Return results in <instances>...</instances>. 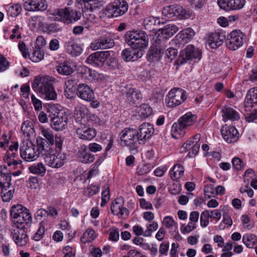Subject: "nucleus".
<instances>
[{"mask_svg": "<svg viewBox=\"0 0 257 257\" xmlns=\"http://www.w3.org/2000/svg\"><path fill=\"white\" fill-rule=\"evenodd\" d=\"M54 78L48 76H37L32 85L34 91L40 93L47 100H54L57 94L53 87Z\"/></svg>", "mask_w": 257, "mask_h": 257, "instance_id": "f257e3e1", "label": "nucleus"}, {"mask_svg": "<svg viewBox=\"0 0 257 257\" xmlns=\"http://www.w3.org/2000/svg\"><path fill=\"white\" fill-rule=\"evenodd\" d=\"M10 214L16 227L24 228L25 224H30L32 222V217L29 210L21 204L12 206Z\"/></svg>", "mask_w": 257, "mask_h": 257, "instance_id": "f03ea898", "label": "nucleus"}, {"mask_svg": "<svg viewBox=\"0 0 257 257\" xmlns=\"http://www.w3.org/2000/svg\"><path fill=\"white\" fill-rule=\"evenodd\" d=\"M40 130L41 131V135L44 138L39 137L37 139V144L38 146V150L40 151V153L42 152V147L40 145L41 141L43 142L42 145L44 146V149L45 150L48 147V149L50 150L52 149V146L54 144L55 147L58 149H61L63 142V139L60 136H54L52 131L48 128H45L44 127H40Z\"/></svg>", "mask_w": 257, "mask_h": 257, "instance_id": "7ed1b4c3", "label": "nucleus"}, {"mask_svg": "<svg viewBox=\"0 0 257 257\" xmlns=\"http://www.w3.org/2000/svg\"><path fill=\"white\" fill-rule=\"evenodd\" d=\"M43 142L41 141L40 145L42 147L41 156L43 157L45 162L50 167L55 168H59L62 167L66 162V155L58 149L54 151L52 149L48 150L47 148L45 150L42 145Z\"/></svg>", "mask_w": 257, "mask_h": 257, "instance_id": "20e7f679", "label": "nucleus"}, {"mask_svg": "<svg viewBox=\"0 0 257 257\" xmlns=\"http://www.w3.org/2000/svg\"><path fill=\"white\" fill-rule=\"evenodd\" d=\"M125 42L131 47L144 51L148 45V36L140 30L128 31L124 36Z\"/></svg>", "mask_w": 257, "mask_h": 257, "instance_id": "39448f33", "label": "nucleus"}, {"mask_svg": "<svg viewBox=\"0 0 257 257\" xmlns=\"http://www.w3.org/2000/svg\"><path fill=\"white\" fill-rule=\"evenodd\" d=\"M55 20L66 24L74 23L80 19L81 14L69 8L60 9L54 12Z\"/></svg>", "mask_w": 257, "mask_h": 257, "instance_id": "423d86ee", "label": "nucleus"}, {"mask_svg": "<svg viewBox=\"0 0 257 257\" xmlns=\"http://www.w3.org/2000/svg\"><path fill=\"white\" fill-rule=\"evenodd\" d=\"M137 131L133 128H125L119 134L120 143L122 146L128 147L130 150L138 148V141L137 138Z\"/></svg>", "mask_w": 257, "mask_h": 257, "instance_id": "0eeeda50", "label": "nucleus"}, {"mask_svg": "<svg viewBox=\"0 0 257 257\" xmlns=\"http://www.w3.org/2000/svg\"><path fill=\"white\" fill-rule=\"evenodd\" d=\"M187 98L186 92L181 88L171 89L166 98V103L169 107H175L182 103Z\"/></svg>", "mask_w": 257, "mask_h": 257, "instance_id": "6e6552de", "label": "nucleus"}, {"mask_svg": "<svg viewBox=\"0 0 257 257\" xmlns=\"http://www.w3.org/2000/svg\"><path fill=\"white\" fill-rule=\"evenodd\" d=\"M31 142H23L20 148V154L21 158L27 162L35 161L41 154L38 148Z\"/></svg>", "mask_w": 257, "mask_h": 257, "instance_id": "1a4fd4ad", "label": "nucleus"}, {"mask_svg": "<svg viewBox=\"0 0 257 257\" xmlns=\"http://www.w3.org/2000/svg\"><path fill=\"white\" fill-rule=\"evenodd\" d=\"M201 58V52L200 50L195 48L192 45H189L180 52L177 61L179 64H183L193 59L199 60Z\"/></svg>", "mask_w": 257, "mask_h": 257, "instance_id": "9d476101", "label": "nucleus"}, {"mask_svg": "<svg viewBox=\"0 0 257 257\" xmlns=\"http://www.w3.org/2000/svg\"><path fill=\"white\" fill-rule=\"evenodd\" d=\"M166 41L157 37L153 43V46L147 53V59L150 61H157L164 54L166 48Z\"/></svg>", "mask_w": 257, "mask_h": 257, "instance_id": "9b49d317", "label": "nucleus"}, {"mask_svg": "<svg viewBox=\"0 0 257 257\" xmlns=\"http://www.w3.org/2000/svg\"><path fill=\"white\" fill-rule=\"evenodd\" d=\"M228 37L226 45L229 50L235 51L243 45L244 35L240 30L232 31Z\"/></svg>", "mask_w": 257, "mask_h": 257, "instance_id": "f8f14e48", "label": "nucleus"}, {"mask_svg": "<svg viewBox=\"0 0 257 257\" xmlns=\"http://www.w3.org/2000/svg\"><path fill=\"white\" fill-rule=\"evenodd\" d=\"M163 13L169 18L176 16L180 19L190 18L191 13L189 10L183 8L180 5H172L164 8Z\"/></svg>", "mask_w": 257, "mask_h": 257, "instance_id": "ddd939ff", "label": "nucleus"}, {"mask_svg": "<svg viewBox=\"0 0 257 257\" xmlns=\"http://www.w3.org/2000/svg\"><path fill=\"white\" fill-rule=\"evenodd\" d=\"M196 116L191 112H188L183 115L178 120V123H174L172 125V130L179 134L187 126L192 125L196 119Z\"/></svg>", "mask_w": 257, "mask_h": 257, "instance_id": "4468645a", "label": "nucleus"}, {"mask_svg": "<svg viewBox=\"0 0 257 257\" xmlns=\"http://www.w3.org/2000/svg\"><path fill=\"white\" fill-rule=\"evenodd\" d=\"M110 52L109 51L96 52L88 56L86 59V62L93 66H102L106 60L110 56Z\"/></svg>", "mask_w": 257, "mask_h": 257, "instance_id": "2eb2a0df", "label": "nucleus"}, {"mask_svg": "<svg viewBox=\"0 0 257 257\" xmlns=\"http://www.w3.org/2000/svg\"><path fill=\"white\" fill-rule=\"evenodd\" d=\"M74 117L76 121L81 124H87L94 116L91 114L85 105H78L75 107Z\"/></svg>", "mask_w": 257, "mask_h": 257, "instance_id": "dca6fc26", "label": "nucleus"}, {"mask_svg": "<svg viewBox=\"0 0 257 257\" xmlns=\"http://www.w3.org/2000/svg\"><path fill=\"white\" fill-rule=\"evenodd\" d=\"M154 132L153 125L150 123H143L139 127L137 138L139 144H144L150 139Z\"/></svg>", "mask_w": 257, "mask_h": 257, "instance_id": "f3484780", "label": "nucleus"}, {"mask_svg": "<svg viewBox=\"0 0 257 257\" xmlns=\"http://www.w3.org/2000/svg\"><path fill=\"white\" fill-rule=\"evenodd\" d=\"M245 0H218L219 7L226 11L241 9L245 5Z\"/></svg>", "mask_w": 257, "mask_h": 257, "instance_id": "a211bd4d", "label": "nucleus"}, {"mask_svg": "<svg viewBox=\"0 0 257 257\" xmlns=\"http://www.w3.org/2000/svg\"><path fill=\"white\" fill-rule=\"evenodd\" d=\"M221 135L224 140L228 143H234L239 138V133L236 128L227 124L222 126Z\"/></svg>", "mask_w": 257, "mask_h": 257, "instance_id": "6ab92c4d", "label": "nucleus"}, {"mask_svg": "<svg viewBox=\"0 0 257 257\" xmlns=\"http://www.w3.org/2000/svg\"><path fill=\"white\" fill-rule=\"evenodd\" d=\"M67 115L63 112H59L56 115L51 119V126L53 129L59 131L65 129L67 125Z\"/></svg>", "mask_w": 257, "mask_h": 257, "instance_id": "aec40b11", "label": "nucleus"}, {"mask_svg": "<svg viewBox=\"0 0 257 257\" xmlns=\"http://www.w3.org/2000/svg\"><path fill=\"white\" fill-rule=\"evenodd\" d=\"M82 124L76 130V134L77 137L81 140L90 141L93 139L96 135V130L86 125Z\"/></svg>", "mask_w": 257, "mask_h": 257, "instance_id": "412c9836", "label": "nucleus"}, {"mask_svg": "<svg viewBox=\"0 0 257 257\" xmlns=\"http://www.w3.org/2000/svg\"><path fill=\"white\" fill-rule=\"evenodd\" d=\"M12 235L13 240L18 245L24 246L27 244L29 237L24 228L16 227L12 231Z\"/></svg>", "mask_w": 257, "mask_h": 257, "instance_id": "4be33fe9", "label": "nucleus"}, {"mask_svg": "<svg viewBox=\"0 0 257 257\" xmlns=\"http://www.w3.org/2000/svg\"><path fill=\"white\" fill-rule=\"evenodd\" d=\"M76 92L79 97L85 101H91L95 98L93 90L86 84L80 83Z\"/></svg>", "mask_w": 257, "mask_h": 257, "instance_id": "5701e85b", "label": "nucleus"}, {"mask_svg": "<svg viewBox=\"0 0 257 257\" xmlns=\"http://www.w3.org/2000/svg\"><path fill=\"white\" fill-rule=\"evenodd\" d=\"M24 6L27 11H43L48 7L45 0H27L25 2Z\"/></svg>", "mask_w": 257, "mask_h": 257, "instance_id": "b1692460", "label": "nucleus"}, {"mask_svg": "<svg viewBox=\"0 0 257 257\" xmlns=\"http://www.w3.org/2000/svg\"><path fill=\"white\" fill-rule=\"evenodd\" d=\"M144 54V51L138 50L131 47L123 50L121 52L122 59L126 61H135L141 58Z\"/></svg>", "mask_w": 257, "mask_h": 257, "instance_id": "393cba45", "label": "nucleus"}, {"mask_svg": "<svg viewBox=\"0 0 257 257\" xmlns=\"http://www.w3.org/2000/svg\"><path fill=\"white\" fill-rule=\"evenodd\" d=\"M127 3L123 0H118L110 6L109 10L112 11L113 17H118L124 14L127 11Z\"/></svg>", "mask_w": 257, "mask_h": 257, "instance_id": "a878e982", "label": "nucleus"}, {"mask_svg": "<svg viewBox=\"0 0 257 257\" xmlns=\"http://www.w3.org/2000/svg\"><path fill=\"white\" fill-rule=\"evenodd\" d=\"M78 158L80 162L84 164H90L95 160V156L89 153L87 146L84 145L80 147Z\"/></svg>", "mask_w": 257, "mask_h": 257, "instance_id": "bb28decb", "label": "nucleus"}, {"mask_svg": "<svg viewBox=\"0 0 257 257\" xmlns=\"http://www.w3.org/2000/svg\"><path fill=\"white\" fill-rule=\"evenodd\" d=\"M178 30V27L174 24H167L158 30L160 33L158 37L161 39L162 38L167 39L173 36Z\"/></svg>", "mask_w": 257, "mask_h": 257, "instance_id": "cd10ccee", "label": "nucleus"}, {"mask_svg": "<svg viewBox=\"0 0 257 257\" xmlns=\"http://www.w3.org/2000/svg\"><path fill=\"white\" fill-rule=\"evenodd\" d=\"M221 112L222 113V119L224 122L228 120L232 121L238 120L240 118L239 114L231 107L228 106H223Z\"/></svg>", "mask_w": 257, "mask_h": 257, "instance_id": "c85d7f7f", "label": "nucleus"}, {"mask_svg": "<svg viewBox=\"0 0 257 257\" xmlns=\"http://www.w3.org/2000/svg\"><path fill=\"white\" fill-rule=\"evenodd\" d=\"M11 175L6 166H0V188L7 187L9 189L11 184Z\"/></svg>", "mask_w": 257, "mask_h": 257, "instance_id": "c756f323", "label": "nucleus"}, {"mask_svg": "<svg viewBox=\"0 0 257 257\" xmlns=\"http://www.w3.org/2000/svg\"><path fill=\"white\" fill-rule=\"evenodd\" d=\"M225 39V36L219 33L210 34L208 36V45L212 49H216L220 46Z\"/></svg>", "mask_w": 257, "mask_h": 257, "instance_id": "7c9ffc66", "label": "nucleus"}, {"mask_svg": "<svg viewBox=\"0 0 257 257\" xmlns=\"http://www.w3.org/2000/svg\"><path fill=\"white\" fill-rule=\"evenodd\" d=\"M18 156V154L17 152L8 151L7 152L5 162L7 164L8 166L12 167L13 169L18 168V166L21 167L22 161L16 159Z\"/></svg>", "mask_w": 257, "mask_h": 257, "instance_id": "2f4dec72", "label": "nucleus"}, {"mask_svg": "<svg viewBox=\"0 0 257 257\" xmlns=\"http://www.w3.org/2000/svg\"><path fill=\"white\" fill-rule=\"evenodd\" d=\"M126 97L130 104H137L140 102L142 96L140 90L135 88H131L126 92Z\"/></svg>", "mask_w": 257, "mask_h": 257, "instance_id": "473e14b6", "label": "nucleus"}, {"mask_svg": "<svg viewBox=\"0 0 257 257\" xmlns=\"http://www.w3.org/2000/svg\"><path fill=\"white\" fill-rule=\"evenodd\" d=\"M81 76L89 81H95L98 79L99 74L94 70H92L86 66H83L80 68Z\"/></svg>", "mask_w": 257, "mask_h": 257, "instance_id": "72a5a7b5", "label": "nucleus"}, {"mask_svg": "<svg viewBox=\"0 0 257 257\" xmlns=\"http://www.w3.org/2000/svg\"><path fill=\"white\" fill-rule=\"evenodd\" d=\"M21 130L23 134L28 138L35 135V130L33 122L31 120L24 121L21 126Z\"/></svg>", "mask_w": 257, "mask_h": 257, "instance_id": "f704fd0d", "label": "nucleus"}, {"mask_svg": "<svg viewBox=\"0 0 257 257\" xmlns=\"http://www.w3.org/2000/svg\"><path fill=\"white\" fill-rule=\"evenodd\" d=\"M184 173V167L179 164L175 165L170 172V177L172 180H176L181 178Z\"/></svg>", "mask_w": 257, "mask_h": 257, "instance_id": "c9c22d12", "label": "nucleus"}, {"mask_svg": "<svg viewBox=\"0 0 257 257\" xmlns=\"http://www.w3.org/2000/svg\"><path fill=\"white\" fill-rule=\"evenodd\" d=\"M66 47L67 52L73 56L79 55L82 50L80 46L73 42H67Z\"/></svg>", "mask_w": 257, "mask_h": 257, "instance_id": "e433bc0d", "label": "nucleus"}, {"mask_svg": "<svg viewBox=\"0 0 257 257\" xmlns=\"http://www.w3.org/2000/svg\"><path fill=\"white\" fill-rule=\"evenodd\" d=\"M1 195L4 202H9L13 197L15 193V188L14 186H10L9 189L6 187L0 188Z\"/></svg>", "mask_w": 257, "mask_h": 257, "instance_id": "4c0bfd02", "label": "nucleus"}, {"mask_svg": "<svg viewBox=\"0 0 257 257\" xmlns=\"http://www.w3.org/2000/svg\"><path fill=\"white\" fill-rule=\"evenodd\" d=\"M242 241L247 247L253 248L257 245V237L253 234H245L243 236Z\"/></svg>", "mask_w": 257, "mask_h": 257, "instance_id": "58836bf2", "label": "nucleus"}, {"mask_svg": "<svg viewBox=\"0 0 257 257\" xmlns=\"http://www.w3.org/2000/svg\"><path fill=\"white\" fill-rule=\"evenodd\" d=\"M124 200L121 197L116 198L111 205V212L115 215H117L120 213V208L123 206Z\"/></svg>", "mask_w": 257, "mask_h": 257, "instance_id": "ea45409f", "label": "nucleus"}, {"mask_svg": "<svg viewBox=\"0 0 257 257\" xmlns=\"http://www.w3.org/2000/svg\"><path fill=\"white\" fill-rule=\"evenodd\" d=\"M201 138V136L199 134H197L192 137L193 140V145L191 147L192 151L188 153L190 157H194L199 152L200 149V144L198 143Z\"/></svg>", "mask_w": 257, "mask_h": 257, "instance_id": "a19ab883", "label": "nucleus"}, {"mask_svg": "<svg viewBox=\"0 0 257 257\" xmlns=\"http://www.w3.org/2000/svg\"><path fill=\"white\" fill-rule=\"evenodd\" d=\"M56 69L59 74L63 75H70L74 71L71 65L66 63L60 64L56 67Z\"/></svg>", "mask_w": 257, "mask_h": 257, "instance_id": "79ce46f5", "label": "nucleus"}, {"mask_svg": "<svg viewBox=\"0 0 257 257\" xmlns=\"http://www.w3.org/2000/svg\"><path fill=\"white\" fill-rule=\"evenodd\" d=\"M29 171L33 174L43 176L46 172V168L42 163L34 164L29 167Z\"/></svg>", "mask_w": 257, "mask_h": 257, "instance_id": "37998d69", "label": "nucleus"}, {"mask_svg": "<svg viewBox=\"0 0 257 257\" xmlns=\"http://www.w3.org/2000/svg\"><path fill=\"white\" fill-rule=\"evenodd\" d=\"M95 237L94 230L92 229H88L83 233L80 240L82 243H86L94 240Z\"/></svg>", "mask_w": 257, "mask_h": 257, "instance_id": "c03bdc74", "label": "nucleus"}, {"mask_svg": "<svg viewBox=\"0 0 257 257\" xmlns=\"http://www.w3.org/2000/svg\"><path fill=\"white\" fill-rule=\"evenodd\" d=\"M82 1L84 3L85 7L91 11L101 7V4L98 0H82Z\"/></svg>", "mask_w": 257, "mask_h": 257, "instance_id": "a18cd8bd", "label": "nucleus"}, {"mask_svg": "<svg viewBox=\"0 0 257 257\" xmlns=\"http://www.w3.org/2000/svg\"><path fill=\"white\" fill-rule=\"evenodd\" d=\"M157 20L155 17H149L144 19V26L146 30L151 31L154 30L153 27L155 25Z\"/></svg>", "mask_w": 257, "mask_h": 257, "instance_id": "49530a36", "label": "nucleus"}, {"mask_svg": "<svg viewBox=\"0 0 257 257\" xmlns=\"http://www.w3.org/2000/svg\"><path fill=\"white\" fill-rule=\"evenodd\" d=\"M44 18L41 16H36L32 17L30 20V25L34 28L40 27L43 25Z\"/></svg>", "mask_w": 257, "mask_h": 257, "instance_id": "de8ad7c7", "label": "nucleus"}, {"mask_svg": "<svg viewBox=\"0 0 257 257\" xmlns=\"http://www.w3.org/2000/svg\"><path fill=\"white\" fill-rule=\"evenodd\" d=\"M140 111L141 116L146 118L152 114L153 109L148 104H143L140 106Z\"/></svg>", "mask_w": 257, "mask_h": 257, "instance_id": "09e8293b", "label": "nucleus"}, {"mask_svg": "<svg viewBox=\"0 0 257 257\" xmlns=\"http://www.w3.org/2000/svg\"><path fill=\"white\" fill-rule=\"evenodd\" d=\"M99 187L91 185L89 187L85 189L84 194L87 197H91L96 194L99 191Z\"/></svg>", "mask_w": 257, "mask_h": 257, "instance_id": "8fccbe9b", "label": "nucleus"}, {"mask_svg": "<svg viewBox=\"0 0 257 257\" xmlns=\"http://www.w3.org/2000/svg\"><path fill=\"white\" fill-rule=\"evenodd\" d=\"M158 228V224L156 222L153 221L147 226V229L145 231L144 236L149 237L152 234L153 231L156 230Z\"/></svg>", "mask_w": 257, "mask_h": 257, "instance_id": "3c124183", "label": "nucleus"}, {"mask_svg": "<svg viewBox=\"0 0 257 257\" xmlns=\"http://www.w3.org/2000/svg\"><path fill=\"white\" fill-rule=\"evenodd\" d=\"M209 218V210H205L201 213L200 225L202 227H205L208 225Z\"/></svg>", "mask_w": 257, "mask_h": 257, "instance_id": "603ef678", "label": "nucleus"}, {"mask_svg": "<svg viewBox=\"0 0 257 257\" xmlns=\"http://www.w3.org/2000/svg\"><path fill=\"white\" fill-rule=\"evenodd\" d=\"M44 52L40 49H37L32 54L30 59L34 62H38L44 58Z\"/></svg>", "mask_w": 257, "mask_h": 257, "instance_id": "864d4df0", "label": "nucleus"}, {"mask_svg": "<svg viewBox=\"0 0 257 257\" xmlns=\"http://www.w3.org/2000/svg\"><path fill=\"white\" fill-rule=\"evenodd\" d=\"M165 57L168 58L172 61L175 59L177 55L178 51L176 49L174 48H169L164 51Z\"/></svg>", "mask_w": 257, "mask_h": 257, "instance_id": "5fc2aeb1", "label": "nucleus"}, {"mask_svg": "<svg viewBox=\"0 0 257 257\" xmlns=\"http://www.w3.org/2000/svg\"><path fill=\"white\" fill-rule=\"evenodd\" d=\"M246 97L247 100L252 101L254 103H257V88L250 89L247 91Z\"/></svg>", "mask_w": 257, "mask_h": 257, "instance_id": "6e6d98bb", "label": "nucleus"}, {"mask_svg": "<svg viewBox=\"0 0 257 257\" xmlns=\"http://www.w3.org/2000/svg\"><path fill=\"white\" fill-rule=\"evenodd\" d=\"M45 232V226L44 223L42 221L40 223V227L36 232V233L33 236V239L36 241H39L41 240L44 235Z\"/></svg>", "mask_w": 257, "mask_h": 257, "instance_id": "4d7b16f0", "label": "nucleus"}, {"mask_svg": "<svg viewBox=\"0 0 257 257\" xmlns=\"http://www.w3.org/2000/svg\"><path fill=\"white\" fill-rule=\"evenodd\" d=\"M27 186L31 189H36L39 188V179L37 177H30L28 180Z\"/></svg>", "mask_w": 257, "mask_h": 257, "instance_id": "13d9d810", "label": "nucleus"}, {"mask_svg": "<svg viewBox=\"0 0 257 257\" xmlns=\"http://www.w3.org/2000/svg\"><path fill=\"white\" fill-rule=\"evenodd\" d=\"M9 11L12 17H16L21 13L22 7L19 4H15L9 8Z\"/></svg>", "mask_w": 257, "mask_h": 257, "instance_id": "bf43d9fd", "label": "nucleus"}, {"mask_svg": "<svg viewBox=\"0 0 257 257\" xmlns=\"http://www.w3.org/2000/svg\"><path fill=\"white\" fill-rule=\"evenodd\" d=\"M150 170V166L149 164H141L138 167L137 173L139 175H144L149 172Z\"/></svg>", "mask_w": 257, "mask_h": 257, "instance_id": "052dcab7", "label": "nucleus"}, {"mask_svg": "<svg viewBox=\"0 0 257 257\" xmlns=\"http://www.w3.org/2000/svg\"><path fill=\"white\" fill-rule=\"evenodd\" d=\"M163 224L168 228H172L173 227H177V223L170 216H166L164 218Z\"/></svg>", "mask_w": 257, "mask_h": 257, "instance_id": "680f3d73", "label": "nucleus"}, {"mask_svg": "<svg viewBox=\"0 0 257 257\" xmlns=\"http://www.w3.org/2000/svg\"><path fill=\"white\" fill-rule=\"evenodd\" d=\"M89 151L96 153L100 152L102 149V147L99 144L96 143H91L87 146Z\"/></svg>", "mask_w": 257, "mask_h": 257, "instance_id": "e2e57ef3", "label": "nucleus"}, {"mask_svg": "<svg viewBox=\"0 0 257 257\" xmlns=\"http://www.w3.org/2000/svg\"><path fill=\"white\" fill-rule=\"evenodd\" d=\"M232 166L234 169L239 171L243 168V164L241 159L235 157L232 160Z\"/></svg>", "mask_w": 257, "mask_h": 257, "instance_id": "0e129e2a", "label": "nucleus"}, {"mask_svg": "<svg viewBox=\"0 0 257 257\" xmlns=\"http://www.w3.org/2000/svg\"><path fill=\"white\" fill-rule=\"evenodd\" d=\"M10 63L7 59L0 54V72L5 71L9 68Z\"/></svg>", "mask_w": 257, "mask_h": 257, "instance_id": "69168bd1", "label": "nucleus"}, {"mask_svg": "<svg viewBox=\"0 0 257 257\" xmlns=\"http://www.w3.org/2000/svg\"><path fill=\"white\" fill-rule=\"evenodd\" d=\"M103 49L112 48L114 45L113 40L110 38L101 39Z\"/></svg>", "mask_w": 257, "mask_h": 257, "instance_id": "338daca9", "label": "nucleus"}, {"mask_svg": "<svg viewBox=\"0 0 257 257\" xmlns=\"http://www.w3.org/2000/svg\"><path fill=\"white\" fill-rule=\"evenodd\" d=\"M241 219L244 228L250 229L252 227L253 225L250 223V219L248 215H242Z\"/></svg>", "mask_w": 257, "mask_h": 257, "instance_id": "774afa93", "label": "nucleus"}]
</instances>
